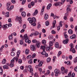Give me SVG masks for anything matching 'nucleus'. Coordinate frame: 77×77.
<instances>
[{
    "instance_id": "nucleus-62",
    "label": "nucleus",
    "mask_w": 77,
    "mask_h": 77,
    "mask_svg": "<svg viewBox=\"0 0 77 77\" xmlns=\"http://www.w3.org/2000/svg\"><path fill=\"white\" fill-rule=\"evenodd\" d=\"M23 29H26V25L24 24L23 26Z\"/></svg>"
},
{
    "instance_id": "nucleus-53",
    "label": "nucleus",
    "mask_w": 77,
    "mask_h": 77,
    "mask_svg": "<svg viewBox=\"0 0 77 77\" xmlns=\"http://www.w3.org/2000/svg\"><path fill=\"white\" fill-rule=\"evenodd\" d=\"M71 77H75V73H72V74Z\"/></svg>"
},
{
    "instance_id": "nucleus-7",
    "label": "nucleus",
    "mask_w": 77,
    "mask_h": 77,
    "mask_svg": "<svg viewBox=\"0 0 77 77\" xmlns=\"http://www.w3.org/2000/svg\"><path fill=\"white\" fill-rule=\"evenodd\" d=\"M12 26V24L11 23H9L8 24H6L5 25H3L2 27V28H6L8 29L9 27H11Z\"/></svg>"
},
{
    "instance_id": "nucleus-15",
    "label": "nucleus",
    "mask_w": 77,
    "mask_h": 77,
    "mask_svg": "<svg viewBox=\"0 0 77 77\" xmlns=\"http://www.w3.org/2000/svg\"><path fill=\"white\" fill-rule=\"evenodd\" d=\"M45 47H46V45H45L44 46H42L41 47L40 49H42L43 51H45Z\"/></svg>"
},
{
    "instance_id": "nucleus-20",
    "label": "nucleus",
    "mask_w": 77,
    "mask_h": 77,
    "mask_svg": "<svg viewBox=\"0 0 77 77\" xmlns=\"http://www.w3.org/2000/svg\"><path fill=\"white\" fill-rule=\"evenodd\" d=\"M56 20H54L53 21V22L52 23V24L53 25V28H54V27H55V24H56Z\"/></svg>"
},
{
    "instance_id": "nucleus-3",
    "label": "nucleus",
    "mask_w": 77,
    "mask_h": 77,
    "mask_svg": "<svg viewBox=\"0 0 77 77\" xmlns=\"http://www.w3.org/2000/svg\"><path fill=\"white\" fill-rule=\"evenodd\" d=\"M32 42L33 43H36V45L37 48H39L40 47V43L39 42H37L36 40H32Z\"/></svg>"
},
{
    "instance_id": "nucleus-4",
    "label": "nucleus",
    "mask_w": 77,
    "mask_h": 77,
    "mask_svg": "<svg viewBox=\"0 0 77 77\" xmlns=\"http://www.w3.org/2000/svg\"><path fill=\"white\" fill-rule=\"evenodd\" d=\"M54 72L55 74V75L56 77H57L59 75V74H60V70L57 69H55L54 70Z\"/></svg>"
},
{
    "instance_id": "nucleus-32",
    "label": "nucleus",
    "mask_w": 77,
    "mask_h": 77,
    "mask_svg": "<svg viewBox=\"0 0 77 77\" xmlns=\"http://www.w3.org/2000/svg\"><path fill=\"white\" fill-rule=\"evenodd\" d=\"M49 46H53V42L52 41H50L49 43Z\"/></svg>"
},
{
    "instance_id": "nucleus-30",
    "label": "nucleus",
    "mask_w": 77,
    "mask_h": 77,
    "mask_svg": "<svg viewBox=\"0 0 77 77\" xmlns=\"http://www.w3.org/2000/svg\"><path fill=\"white\" fill-rule=\"evenodd\" d=\"M29 64H32V59H30L28 62Z\"/></svg>"
},
{
    "instance_id": "nucleus-51",
    "label": "nucleus",
    "mask_w": 77,
    "mask_h": 77,
    "mask_svg": "<svg viewBox=\"0 0 77 77\" xmlns=\"http://www.w3.org/2000/svg\"><path fill=\"white\" fill-rule=\"evenodd\" d=\"M14 66V64L13 63H10V66L11 67H13Z\"/></svg>"
},
{
    "instance_id": "nucleus-37",
    "label": "nucleus",
    "mask_w": 77,
    "mask_h": 77,
    "mask_svg": "<svg viewBox=\"0 0 77 77\" xmlns=\"http://www.w3.org/2000/svg\"><path fill=\"white\" fill-rule=\"evenodd\" d=\"M11 56H15V53L13 52H11Z\"/></svg>"
},
{
    "instance_id": "nucleus-41",
    "label": "nucleus",
    "mask_w": 77,
    "mask_h": 77,
    "mask_svg": "<svg viewBox=\"0 0 77 77\" xmlns=\"http://www.w3.org/2000/svg\"><path fill=\"white\" fill-rule=\"evenodd\" d=\"M45 6H42V8L41 9V12H44V8H45Z\"/></svg>"
},
{
    "instance_id": "nucleus-64",
    "label": "nucleus",
    "mask_w": 77,
    "mask_h": 77,
    "mask_svg": "<svg viewBox=\"0 0 77 77\" xmlns=\"http://www.w3.org/2000/svg\"><path fill=\"white\" fill-rule=\"evenodd\" d=\"M20 68L21 69H22V70H23V69H24V66H22L20 67Z\"/></svg>"
},
{
    "instance_id": "nucleus-11",
    "label": "nucleus",
    "mask_w": 77,
    "mask_h": 77,
    "mask_svg": "<svg viewBox=\"0 0 77 77\" xmlns=\"http://www.w3.org/2000/svg\"><path fill=\"white\" fill-rule=\"evenodd\" d=\"M30 48L32 51H35L36 50V47L34 45H31L30 46Z\"/></svg>"
},
{
    "instance_id": "nucleus-26",
    "label": "nucleus",
    "mask_w": 77,
    "mask_h": 77,
    "mask_svg": "<svg viewBox=\"0 0 77 77\" xmlns=\"http://www.w3.org/2000/svg\"><path fill=\"white\" fill-rule=\"evenodd\" d=\"M6 62V60L5 59H4L2 62V64H5Z\"/></svg>"
},
{
    "instance_id": "nucleus-42",
    "label": "nucleus",
    "mask_w": 77,
    "mask_h": 77,
    "mask_svg": "<svg viewBox=\"0 0 77 77\" xmlns=\"http://www.w3.org/2000/svg\"><path fill=\"white\" fill-rule=\"evenodd\" d=\"M72 51V53H75L76 52L75 50V49H74V48H73Z\"/></svg>"
},
{
    "instance_id": "nucleus-43",
    "label": "nucleus",
    "mask_w": 77,
    "mask_h": 77,
    "mask_svg": "<svg viewBox=\"0 0 77 77\" xmlns=\"http://www.w3.org/2000/svg\"><path fill=\"white\" fill-rule=\"evenodd\" d=\"M35 56H36V54H33L32 56V59L34 58V57H35Z\"/></svg>"
},
{
    "instance_id": "nucleus-52",
    "label": "nucleus",
    "mask_w": 77,
    "mask_h": 77,
    "mask_svg": "<svg viewBox=\"0 0 77 77\" xmlns=\"http://www.w3.org/2000/svg\"><path fill=\"white\" fill-rule=\"evenodd\" d=\"M33 23H32L31 24V25L33 26H35L36 25V23H35V22H33Z\"/></svg>"
},
{
    "instance_id": "nucleus-10",
    "label": "nucleus",
    "mask_w": 77,
    "mask_h": 77,
    "mask_svg": "<svg viewBox=\"0 0 77 77\" xmlns=\"http://www.w3.org/2000/svg\"><path fill=\"white\" fill-rule=\"evenodd\" d=\"M36 19L35 18V17H33L31 18V21H29V23H35V22H36Z\"/></svg>"
},
{
    "instance_id": "nucleus-22",
    "label": "nucleus",
    "mask_w": 77,
    "mask_h": 77,
    "mask_svg": "<svg viewBox=\"0 0 77 77\" xmlns=\"http://www.w3.org/2000/svg\"><path fill=\"white\" fill-rule=\"evenodd\" d=\"M42 63H43V62L42 61H41L38 64V66H42Z\"/></svg>"
},
{
    "instance_id": "nucleus-38",
    "label": "nucleus",
    "mask_w": 77,
    "mask_h": 77,
    "mask_svg": "<svg viewBox=\"0 0 77 77\" xmlns=\"http://www.w3.org/2000/svg\"><path fill=\"white\" fill-rule=\"evenodd\" d=\"M18 62L19 63L21 64L22 63V60L21 59H19L18 60Z\"/></svg>"
},
{
    "instance_id": "nucleus-21",
    "label": "nucleus",
    "mask_w": 77,
    "mask_h": 77,
    "mask_svg": "<svg viewBox=\"0 0 77 77\" xmlns=\"http://www.w3.org/2000/svg\"><path fill=\"white\" fill-rule=\"evenodd\" d=\"M48 18V15L47 14H45V20H47Z\"/></svg>"
},
{
    "instance_id": "nucleus-8",
    "label": "nucleus",
    "mask_w": 77,
    "mask_h": 77,
    "mask_svg": "<svg viewBox=\"0 0 77 77\" xmlns=\"http://www.w3.org/2000/svg\"><path fill=\"white\" fill-rule=\"evenodd\" d=\"M16 20H17V21H19V23H21V20H22V19H21V17L20 16L18 17V16H16Z\"/></svg>"
},
{
    "instance_id": "nucleus-45",
    "label": "nucleus",
    "mask_w": 77,
    "mask_h": 77,
    "mask_svg": "<svg viewBox=\"0 0 77 77\" xmlns=\"http://www.w3.org/2000/svg\"><path fill=\"white\" fill-rule=\"evenodd\" d=\"M68 77H71V72H69L68 75Z\"/></svg>"
},
{
    "instance_id": "nucleus-9",
    "label": "nucleus",
    "mask_w": 77,
    "mask_h": 77,
    "mask_svg": "<svg viewBox=\"0 0 77 77\" xmlns=\"http://www.w3.org/2000/svg\"><path fill=\"white\" fill-rule=\"evenodd\" d=\"M62 22L60 21L59 23V25L57 27V30L58 31H59V30H60V26L61 27H62Z\"/></svg>"
},
{
    "instance_id": "nucleus-35",
    "label": "nucleus",
    "mask_w": 77,
    "mask_h": 77,
    "mask_svg": "<svg viewBox=\"0 0 77 77\" xmlns=\"http://www.w3.org/2000/svg\"><path fill=\"white\" fill-rule=\"evenodd\" d=\"M11 6V4L9 2L7 3V7H9Z\"/></svg>"
},
{
    "instance_id": "nucleus-59",
    "label": "nucleus",
    "mask_w": 77,
    "mask_h": 77,
    "mask_svg": "<svg viewBox=\"0 0 77 77\" xmlns=\"http://www.w3.org/2000/svg\"><path fill=\"white\" fill-rule=\"evenodd\" d=\"M18 57H15L14 58V60H16V61L17 62L18 61Z\"/></svg>"
},
{
    "instance_id": "nucleus-24",
    "label": "nucleus",
    "mask_w": 77,
    "mask_h": 77,
    "mask_svg": "<svg viewBox=\"0 0 77 77\" xmlns=\"http://www.w3.org/2000/svg\"><path fill=\"white\" fill-rule=\"evenodd\" d=\"M5 17H9V12H6L5 14Z\"/></svg>"
},
{
    "instance_id": "nucleus-13",
    "label": "nucleus",
    "mask_w": 77,
    "mask_h": 77,
    "mask_svg": "<svg viewBox=\"0 0 77 77\" xmlns=\"http://www.w3.org/2000/svg\"><path fill=\"white\" fill-rule=\"evenodd\" d=\"M68 41H69V39L68 38H67L63 40V43L64 44H68Z\"/></svg>"
},
{
    "instance_id": "nucleus-60",
    "label": "nucleus",
    "mask_w": 77,
    "mask_h": 77,
    "mask_svg": "<svg viewBox=\"0 0 77 77\" xmlns=\"http://www.w3.org/2000/svg\"><path fill=\"white\" fill-rule=\"evenodd\" d=\"M7 9L9 11H11L10 8L9 7H7Z\"/></svg>"
},
{
    "instance_id": "nucleus-23",
    "label": "nucleus",
    "mask_w": 77,
    "mask_h": 77,
    "mask_svg": "<svg viewBox=\"0 0 77 77\" xmlns=\"http://www.w3.org/2000/svg\"><path fill=\"white\" fill-rule=\"evenodd\" d=\"M39 32L36 31L34 33V35L35 36V35H39Z\"/></svg>"
},
{
    "instance_id": "nucleus-2",
    "label": "nucleus",
    "mask_w": 77,
    "mask_h": 77,
    "mask_svg": "<svg viewBox=\"0 0 77 77\" xmlns=\"http://www.w3.org/2000/svg\"><path fill=\"white\" fill-rule=\"evenodd\" d=\"M66 1V0H61V2H58L55 3L54 4V6H60L61 5H63V3H64Z\"/></svg>"
},
{
    "instance_id": "nucleus-57",
    "label": "nucleus",
    "mask_w": 77,
    "mask_h": 77,
    "mask_svg": "<svg viewBox=\"0 0 77 77\" xmlns=\"http://www.w3.org/2000/svg\"><path fill=\"white\" fill-rule=\"evenodd\" d=\"M48 69H50V70H51V69H52V67L51 66H48Z\"/></svg>"
},
{
    "instance_id": "nucleus-49",
    "label": "nucleus",
    "mask_w": 77,
    "mask_h": 77,
    "mask_svg": "<svg viewBox=\"0 0 77 77\" xmlns=\"http://www.w3.org/2000/svg\"><path fill=\"white\" fill-rule=\"evenodd\" d=\"M51 33L52 34H55L56 33V31L54 30H52L51 31Z\"/></svg>"
},
{
    "instance_id": "nucleus-28",
    "label": "nucleus",
    "mask_w": 77,
    "mask_h": 77,
    "mask_svg": "<svg viewBox=\"0 0 77 77\" xmlns=\"http://www.w3.org/2000/svg\"><path fill=\"white\" fill-rule=\"evenodd\" d=\"M42 43L43 44H46V40H43L42 41Z\"/></svg>"
},
{
    "instance_id": "nucleus-31",
    "label": "nucleus",
    "mask_w": 77,
    "mask_h": 77,
    "mask_svg": "<svg viewBox=\"0 0 77 77\" xmlns=\"http://www.w3.org/2000/svg\"><path fill=\"white\" fill-rule=\"evenodd\" d=\"M50 25V23H49V22L48 21H47L45 22V25L46 26H48L49 25Z\"/></svg>"
},
{
    "instance_id": "nucleus-16",
    "label": "nucleus",
    "mask_w": 77,
    "mask_h": 77,
    "mask_svg": "<svg viewBox=\"0 0 77 77\" xmlns=\"http://www.w3.org/2000/svg\"><path fill=\"white\" fill-rule=\"evenodd\" d=\"M51 5H52L51 3L49 4L47 6V9L48 10L50 9V8H51Z\"/></svg>"
},
{
    "instance_id": "nucleus-55",
    "label": "nucleus",
    "mask_w": 77,
    "mask_h": 77,
    "mask_svg": "<svg viewBox=\"0 0 77 77\" xmlns=\"http://www.w3.org/2000/svg\"><path fill=\"white\" fill-rule=\"evenodd\" d=\"M14 62H15V60H14V59H13L11 60V63H14Z\"/></svg>"
},
{
    "instance_id": "nucleus-46",
    "label": "nucleus",
    "mask_w": 77,
    "mask_h": 77,
    "mask_svg": "<svg viewBox=\"0 0 77 77\" xmlns=\"http://www.w3.org/2000/svg\"><path fill=\"white\" fill-rule=\"evenodd\" d=\"M26 0H23L22 1V5H23L25 4V3H26Z\"/></svg>"
},
{
    "instance_id": "nucleus-56",
    "label": "nucleus",
    "mask_w": 77,
    "mask_h": 77,
    "mask_svg": "<svg viewBox=\"0 0 77 77\" xmlns=\"http://www.w3.org/2000/svg\"><path fill=\"white\" fill-rule=\"evenodd\" d=\"M3 69L0 70V74H1V75H2L3 74Z\"/></svg>"
},
{
    "instance_id": "nucleus-6",
    "label": "nucleus",
    "mask_w": 77,
    "mask_h": 77,
    "mask_svg": "<svg viewBox=\"0 0 77 77\" xmlns=\"http://www.w3.org/2000/svg\"><path fill=\"white\" fill-rule=\"evenodd\" d=\"M67 12H66L65 14V16L64 17V20H66L67 19V17H66V14L68 15V12H69V11H71V9H69V8H67Z\"/></svg>"
},
{
    "instance_id": "nucleus-17",
    "label": "nucleus",
    "mask_w": 77,
    "mask_h": 77,
    "mask_svg": "<svg viewBox=\"0 0 77 77\" xmlns=\"http://www.w3.org/2000/svg\"><path fill=\"white\" fill-rule=\"evenodd\" d=\"M76 37V36L75 34H73L72 36H70V38L72 39H75Z\"/></svg>"
},
{
    "instance_id": "nucleus-40",
    "label": "nucleus",
    "mask_w": 77,
    "mask_h": 77,
    "mask_svg": "<svg viewBox=\"0 0 77 77\" xmlns=\"http://www.w3.org/2000/svg\"><path fill=\"white\" fill-rule=\"evenodd\" d=\"M20 45H23V40H20Z\"/></svg>"
},
{
    "instance_id": "nucleus-18",
    "label": "nucleus",
    "mask_w": 77,
    "mask_h": 77,
    "mask_svg": "<svg viewBox=\"0 0 77 77\" xmlns=\"http://www.w3.org/2000/svg\"><path fill=\"white\" fill-rule=\"evenodd\" d=\"M21 15L23 17H26V12L24 11H23L21 13Z\"/></svg>"
},
{
    "instance_id": "nucleus-25",
    "label": "nucleus",
    "mask_w": 77,
    "mask_h": 77,
    "mask_svg": "<svg viewBox=\"0 0 77 77\" xmlns=\"http://www.w3.org/2000/svg\"><path fill=\"white\" fill-rule=\"evenodd\" d=\"M3 69H9V67L7 66L4 65L3 66Z\"/></svg>"
},
{
    "instance_id": "nucleus-27",
    "label": "nucleus",
    "mask_w": 77,
    "mask_h": 77,
    "mask_svg": "<svg viewBox=\"0 0 77 77\" xmlns=\"http://www.w3.org/2000/svg\"><path fill=\"white\" fill-rule=\"evenodd\" d=\"M48 38L50 40H52L53 39V37L52 35H49L48 37Z\"/></svg>"
},
{
    "instance_id": "nucleus-54",
    "label": "nucleus",
    "mask_w": 77,
    "mask_h": 77,
    "mask_svg": "<svg viewBox=\"0 0 77 77\" xmlns=\"http://www.w3.org/2000/svg\"><path fill=\"white\" fill-rule=\"evenodd\" d=\"M41 27V24H39V23L38 22V27H37L38 29H39V27Z\"/></svg>"
},
{
    "instance_id": "nucleus-33",
    "label": "nucleus",
    "mask_w": 77,
    "mask_h": 77,
    "mask_svg": "<svg viewBox=\"0 0 77 77\" xmlns=\"http://www.w3.org/2000/svg\"><path fill=\"white\" fill-rule=\"evenodd\" d=\"M51 61V58L50 57H48L47 59V62H50Z\"/></svg>"
},
{
    "instance_id": "nucleus-39",
    "label": "nucleus",
    "mask_w": 77,
    "mask_h": 77,
    "mask_svg": "<svg viewBox=\"0 0 77 77\" xmlns=\"http://www.w3.org/2000/svg\"><path fill=\"white\" fill-rule=\"evenodd\" d=\"M46 53V52L45 51H43V52L41 53V54H42V55H45Z\"/></svg>"
},
{
    "instance_id": "nucleus-58",
    "label": "nucleus",
    "mask_w": 77,
    "mask_h": 77,
    "mask_svg": "<svg viewBox=\"0 0 77 77\" xmlns=\"http://www.w3.org/2000/svg\"><path fill=\"white\" fill-rule=\"evenodd\" d=\"M68 70L67 69H66L64 70V72L65 74H66L68 72Z\"/></svg>"
},
{
    "instance_id": "nucleus-5",
    "label": "nucleus",
    "mask_w": 77,
    "mask_h": 77,
    "mask_svg": "<svg viewBox=\"0 0 77 77\" xmlns=\"http://www.w3.org/2000/svg\"><path fill=\"white\" fill-rule=\"evenodd\" d=\"M28 70L29 71L30 73H32L33 72V70L32 69V66L29 65L28 66Z\"/></svg>"
},
{
    "instance_id": "nucleus-12",
    "label": "nucleus",
    "mask_w": 77,
    "mask_h": 77,
    "mask_svg": "<svg viewBox=\"0 0 77 77\" xmlns=\"http://www.w3.org/2000/svg\"><path fill=\"white\" fill-rule=\"evenodd\" d=\"M55 47H56V48H58L59 49H60V48H62L61 46H60V47H59V43H58V42H56L55 43Z\"/></svg>"
},
{
    "instance_id": "nucleus-61",
    "label": "nucleus",
    "mask_w": 77,
    "mask_h": 77,
    "mask_svg": "<svg viewBox=\"0 0 77 77\" xmlns=\"http://www.w3.org/2000/svg\"><path fill=\"white\" fill-rule=\"evenodd\" d=\"M21 51H20L19 50L17 52V54H20V53Z\"/></svg>"
},
{
    "instance_id": "nucleus-19",
    "label": "nucleus",
    "mask_w": 77,
    "mask_h": 77,
    "mask_svg": "<svg viewBox=\"0 0 77 77\" xmlns=\"http://www.w3.org/2000/svg\"><path fill=\"white\" fill-rule=\"evenodd\" d=\"M68 32L69 34H70V35L73 33V31H72V30L71 29L69 30L68 31Z\"/></svg>"
},
{
    "instance_id": "nucleus-34",
    "label": "nucleus",
    "mask_w": 77,
    "mask_h": 77,
    "mask_svg": "<svg viewBox=\"0 0 77 77\" xmlns=\"http://www.w3.org/2000/svg\"><path fill=\"white\" fill-rule=\"evenodd\" d=\"M31 58H32V56H31V55H28L26 57V58L27 59H31Z\"/></svg>"
},
{
    "instance_id": "nucleus-47",
    "label": "nucleus",
    "mask_w": 77,
    "mask_h": 77,
    "mask_svg": "<svg viewBox=\"0 0 77 77\" xmlns=\"http://www.w3.org/2000/svg\"><path fill=\"white\" fill-rule=\"evenodd\" d=\"M61 54H62V52L60 51H59L58 52V53L57 54L58 56V57H59V56H60V55Z\"/></svg>"
},
{
    "instance_id": "nucleus-14",
    "label": "nucleus",
    "mask_w": 77,
    "mask_h": 77,
    "mask_svg": "<svg viewBox=\"0 0 77 77\" xmlns=\"http://www.w3.org/2000/svg\"><path fill=\"white\" fill-rule=\"evenodd\" d=\"M38 11L37 10H35V11L34 12L33 14V16H36V15L38 14Z\"/></svg>"
},
{
    "instance_id": "nucleus-29",
    "label": "nucleus",
    "mask_w": 77,
    "mask_h": 77,
    "mask_svg": "<svg viewBox=\"0 0 77 77\" xmlns=\"http://www.w3.org/2000/svg\"><path fill=\"white\" fill-rule=\"evenodd\" d=\"M25 53L26 54H28L29 53V50L26 49L25 51Z\"/></svg>"
},
{
    "instance_id": "nucleus-48",
    "label": "nucleus",
    "mask_w": 77,
    "mask_h": 77,
    "mask_svg": "<svg viewBox=\"0 0 77 77\" xmlns=\"http://www.w3.org/2000/svg\"><path fill=\"white\" fill-rule=\"evenodd\" d=\"M34 77H39L38 75V73H35L34 74Z\"/></svg>"
},
{
    "instance_id": "nucleus-44",
    "label": "nucleus",
    "mask_w": 77,
    "mask_h": 77,
    "mask_svg": "<svg viewBox=\"0 0 77 77\" xmlns=\"http://www.w3.org/2000/svg\"><path fill=\"white\" fill-rule=\"evenodd\" d=\"M11 3H13V4H15V3H16V2H15V0H11Z\"/></svg>"
},
{
    "instance_id": "nucleus-36",
    "label": "nucleus",
    "mask_w": 77,
    "mask_h": 77,
    "mask_svg": "<svg viewBox=\"0 0 77 77\" xmlns=\"http://www.w3.org/2000/svg\"><path fill=\"white\" fill-rule=\"evenodd\" d=\"M31 6L33 7L34 5H35V2H32L31 3Z\"/></svg>"
},
{
    "instance_id": "nucleus-63",
    "label": "nucleus",
    "mask_w": 77,
    "mask_h": 77,
    "mask_svg": "<svg viewBox=\"0 0 77 77\" xmlns=\"http://www.w3.org/2000/svg\"><path fill=\"white\" fill-rule=\"evenodd\" d=\"M70 20L71 22H72V21H73V18H72V17H71L70 19Z\"/></svg>"
},
{
    "instance_id": "nucleus-1",
    "label": "nucleus",
    "mask_w": 77,
    "mask_h": 77,
    "mask_svg": "<svg viewBox=\"0 0 77 77\" xmlns=\"http://www.w3.org/2000/svg\"><path fill=\"white\" fill-rule=\"evenodd\" d=\"M23 40L25 39V42H28V44H30L31 42V41L30 40H29V38L27 36V34H25L23 36V38H22Z\"/></svg>"
},
{
    "instance_id": "nucleus-50",
    "label": "nucleus",
    "mask_w": 77,
    "mask_h": 77,
    "mask_svg": "<svg viewBox=\"0 0 77 77\" xmlns=\"http://www.w3.org/2000/svg\"><path fill=\"white\" fill-rule=\"evenodd\" d=\"M9 40H11L12 39V37L11 35H9L8 37Z\"/></svg>"
}]
</instances>
